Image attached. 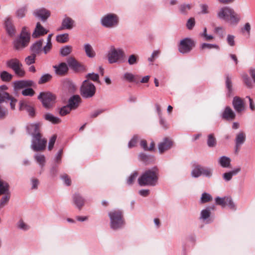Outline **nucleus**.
Wrapping results in <instances>:
<instances>
[{
  "label": "nucleus",
  "mask_w": 255,
  "mask_h": 255,
  "mask_svg": "<svg viewBox=\"0 0 255 255\" xmlns=\"http://www.w3.org/2000/svg\"><path fill=\"white\" fill-rule=\"evenodd\" d=\"M217 17L232 26L237 25L241 20L240 15L229 6H224L219 9Z\"/></svg>",
  "instance_id": "1"
},
{
  "label": "nucleus",
  "mask_w": 255,
  "mask_h": 255,
  "mask_svg": "<svg viewBox=\"0 0 255 255\" xmlns=\"http://www.w3.org/2000/svg\"><path fill=\"white\" fill-rule=\"evenodd\" d=\"M158 171L153 167L145 171L138 178L137 181L140 186H154L158 181Z\"/></svg>",
  "instance_id": "2"
},
{
  "label": "nucleus",
  "mask_w": 255,
  "mask_h": 255,
  "mask_svg": "<svg viewBox=\"0 0 255 255\" xmlns=\"http://www.w3.org/2000/svg\"><path fill=\"white\" fill-rule=\"evenodd\" d=\"M110 218L111 227L114 230H117L122 228L124 222L123 218L122 213L120 210H113L109 213Z\"/></svg>",
  "instance_id": "3"
},
{
  "label": "nucleus",
  "mask_w": 255,
  "mask_h": 255,
  "mask_svg": "<svg viewBox=\"0 0 255 255\" xmlns=\"http://www.w3.org/2000/svg\"><path fill=\"white\" fill-rule=\"evenodd\" d=\"M125 56V52L121 48L112 47L108 54V61L110 64L123 62Z\"/></svg>",
  "instance_id": "4"
},
{
  "label": "nucleus",
  "mask_w": 255,
  "mask_h": 255,
  "mask_svg": "<svg viewBox=\"0 0 255 255\" xmlns=\"http://www.w3.org/2000/svg\"><path fill=\"white\" fill-rule=\"evenodd\" d=\"M119 18L118 16L113 13H108L101 19V25L106 28H113L119 25Z\"/></svg>",
  "instance_id": "5"
},
{
  "label": "nucleus",
  "mask_w": 255,
  "mask_h": 255,
  "mask_svg": "<svg viewBox=\"0 0 255 255\" xmlns=\"http://www.w3.org/2000/svg\"><path fill=\"white\" fill-rule=\"evenodd\" d=\"M96 92L95 85L89 80H85L82 83L80 88V94L83 98H90L94 96Z\"/></svg>",
  "instance_id": "6"
},
{
  "label": "nucleus",
  "mask_w": 255,
  "mask_h": 255,
  "mask_svg": "<svg viewBox=\"0 0 255 255\" xmlns=\"http://www.w3.org/2000/svg\"><path fill=\"white\" fill-rule=\"evenodd\" d=\"M6 66L11 68L16 76L19 77H23L25 74V72L23 68L22 64L16 58H12L6 61Z\"/></svg>",
  "instance_id": "7"
},
{
  "label": "nucleus",
  "mask_w": 255,
  "mask_h": 255,
  "mask_svg": "<svg viewBox=\"0 0 255 255\" xmlns=\"http://www.w3.org/2000/svg\"><path fill=\"white\" fill-rule=\"evenodd\" d=\"M30 40V33L26 31V27L22 28L19 38L14 42V47L16 49H19L26 46Z\"/></svg>",
  "instance_id": "8"
},
{
  "label": "nucleus",
  "mask_w": 255,
  "mask_h": 255,
  "mask_svg": "<svg viewBox=\"0 0 255 255\" xmlns=\"http://www.w3.org/2000/svg\"><path fill=\"white\" fill-rule=\"evenodd\" d=\"M47 140L43 138L41 134L33 136L31 140V148L34 151L43 150L46 147Z\"/></svg>",
  "instance_id": "9"
},
{
  "label": "nucleus",
  "mask_w": 255,
  "mask_h": 255,
  "mask_svg": "<svg viewBox=\"0 0 255 255\" xmlns=\"http://www.w3.org/2000/svg\"><path fill=\"white\" fill-rule=\"evenodd\" d=\"M38 99L42 102L45 108L49 109L53 106L56 97L50 92H41L38 96Z\"/></svg>",
  "instance_id": "10"
},
{
  "label": "nucleus",
  "mask_w": 255,
  "mask_h": 255,
  "mask_svg": "<svg viewBox=\"0 0 255 255\" xmlns=\"http://www.w3.org/2000/svg\"><path fill=\"white\" fill-rule=\"evenodd\" d=\"M194 46V41L192 39L185 38L180 41L178 45V50L182 54L187 53L190 52Z\"/></svg>",
  "instance_id": "11"
},
{
  "label": "nucleus",
  "mask_w": 255,
  "mask_h": 255,
  "mask_svg": "<svg viewBox=\"0 0 255 255\" xmlns=\"http://www.w3.org/2000/svg\"><path fill=\"white\" fill-rule=\"evenodd\" d=\"M233 106L238 114H241L246 110V104L244 99L236 96L232 102Z\"/></svg>",
  "instance_id": "12"
},
{
  "label": "nucleus",
  "mask_w": 255,
  "mask_h": 255,
  "mask_svg": "<svg viewBox=\"0 0 255 255\" xmlns=\"http://www.w3.org/2000/svg\"><path fill=\"white\" fill-rule=\"evenodd\" d=\"M216 203L222 206V207H225L228 206L230 208H234L235 206L234 203L230 197H224L223 198H220L218 197L215 199Z\"/></svg>",
  "instance_id": "13"
},
{
  "label": "nucleus",
  "mask_w": 255,
  "mask_h": 255,
  "mask_svg": "<svg viewBox=\"0 0 255 255\" xmlns=\"http://www.w3.org/2000/svg\"><path fill=\"white\" fill-rule=\"evenodd\" d=\"M33 82L31 80H19L13 82V87L15 91H18L23 88L30 87L32 86Z\"/></svg>",
  "instance_id": "14"
},
{
  "label": "nucleus",
  "mask_w": 255,
  "mask_h": 255,
  "mask_svg": "<svg viewBox=\"0 0 255 255\" xmlns=\"http://www.w3.org/2000/svg\"><path fill=\"white\" fill-rule=\"evenodd\" d=\"M194 168L191 172L192 176L193 177H198L202 175H207V170L196 163L193 164Z\"/></svg>",
  "instance_id": "15"
},
{
  "label": "nucleus",
  "mask_w": 255,
  "mask_h": 255,
  "mask_svg": "<svg viewBox=\"0 0 255 255\" xmlns=\"http://www.w3.org/2000/svg\"><path fill=\"white\" fill-rule=\"evenodd\" d=\"M75 21L71 17L65 16L62 21L60 29H72L75 26Z\"/></svg>",
  "instance_id": "16"
},
{
  "label": "nucleus",
  "mask_w": 255,
  "mask_h": 255,
  "mask_svg": "<svg viewBox=\"0 0 255 255\" xmlns=\"http://www.w3.org/2000/svg\"><path fill=\"white\" fill-rule=\"evenodd\" d=\"M81 102V98L80 96L75 95L69 98L67 105L72 110H75L79 107Z\"/></svg>",
  "instance_id": "17"
},
{
  "label": "nucleus",
  "mask_w": 255,
  "mask_h": 255,
  "mask_svg": "<svg viewBox=\"0 0 255 255\" xmlns=\"http://www.w3.org/2000/svg\"><path fill=\"white\" fill-rule=\"evenodd\" d=\"M34 15L39 18L42 21H45L50 15V12L44 8H41L40 9H36L34 12Z\"/></svg>",
  "instance_id": "18"
},
{
  "label": "nucleus",
  "mask_w": 255,
  "mask_h": 255,
  "mask_svg": "<svg viewBox=\"0 0 255 255\" xmlns=\"http://www.w3.org/2000/svg\"><path fill=\"white\" fill-rule=\"evenodd\" d=\"M53 67L54 69L55 74L60 76L65 75L68 70V67L64 62L54 65Z\"/></svg>",
  "instance_id": "19"
},
{
  "label": "nucleus",
  "mask_w": 255,
  "mask_h": 255,
  "mask_svg": "<svg viewBox=\"0 0 255 255\" xmlns=\"http://www.w3.org/2000/svg\"><path fill=\"white\" fill-rule=\"evenodd\" d=\"M40 125L39 123L29 124L26 127L28 133L32 137L38 134H41L40 132Z\"/></svg>",
  "instance_id": "20"
},
{
  "label": "nucleus",
  "mask_w": 255,
  "mask_h": 255,
  "mask_svg": "<svg viewBox=\"0 0 255 255\" xmlns=\"http://www.w3.org/2000/svg\"><path fill=\"white\" fill-rule=\"evenodd\" d=\"M4 25L7 33L10 36H14L15 34V28L12 23V19L10 17H7L5 18Z\"/></svg>",
  "instance_id": "21"
},
{
  "label": "nucleus",
  "mask_w": 255,
  "mask_h": 255,
  "mask_svg": "<svg viewBox=\"0 0 255 255\" xmlns=\"http://www.w3.org/2000/svg\"><path fill=\"white\" fill-rule=\"evenodd\" d=\"M172 146V142L167 138H165L163 141L158 144V150L160 153H163L165 151L169 149Z\"/></svg>",
  "instance_id": "22"
},
{
  "label": "nucleus",
  "mask_w": 255,
  "mask_h": 255,
  "mask_svg": "<svg viewBox=\"0 0 255 255\" xmlns=\"http://www.w3.org/2000/svg\"><path fill=\"white\" fill-rule=\"evenodd\" d=\"M222 118L228 121H233L236 118V114L231 107L225 108L222 115Z\"/></svg>",
  "instance_id": "23"
},
{
  "label": "nucleus",
  "mask_w": 255,
  "mask_h": 255,
  "mask_svg": "<svg viewBox=\"0 0 255 255\" xmlns=\"http://www.w3.org/2000/svg\"><path fill=\"white\" fill-rule=\"evenodd\" d=\"M232 79V76L230 74H227L225 75V85L228 91L227 93L228 97H231L233 93Z\"/></svg>",
  "instance_id": "24"
},
{
  "label": "nucleus",
  "mask_w": 255,
  "mask_h": 255,
  "mask_svg": "<svg viewBox=\"0 0 255 255\" xmlns=\"http://www.w3.org/2000/svg\"><path fill=\"white\" fill-rule=\"evenodd\" d=\"M43 40H39L36 41L30 47L32 54L36 55L39 54L42 50Z\"/></svg>",
  "instance_id": "25"
},
{
  "label": "nucleus",
  "mask_w": 255,
  "mask_h": 255,
  "mask_svg": "<svg viewBox=\"0 0 255 255\" xmlns=\"http://www.w3.org/2000/svg\"><path fill=\"white\" fill-rule=\"evenodd\" d=\"M48 30H46L40 23L37 22L34 31L32 33V37L36 38L40 35H43L47 33Z\"/></svg>",
  "instance_id": "26"
},
{
  "label": "nucleus",
  "mask_w": 255,
  "mask_h": 255,
  "mask_svg": "<svg viewBox=\"0 0 255 255\" xmlns=\"http://www.w3.org/2000/svg\"><path fill=\"white\" fill-rule=\"evenodd\" d=\"M19 110H25L28 113L30 116L33 117L34 115V110L32 107L29 105L26 102L21 101L19 102Z\"/></svg>",
  "instance_id": "27"
},
{
  "label": "nucleus",
  "mask_w": 255,
  "mask_h": 255,
  "mask_svg": "<svg viewBox=\"0 0 255 255\" xmlns=\"http://www.w3.org/2000/svg\"><path fill=\"white\" fill-rule=\"evenodd\" d=\"M73 200L75 205L79 210L84 205L85 199L79 193H75L73 195Z\"/></svg>",
  "instance_id": "28"
},
{
  "label": "nucleus",
  "mask_w": 255,
  "mask_h": 255,
  "mask_svg": "<svg viewBox=\"0 0 255 255\" xmlns=\"http://www.w3.org/2000/svg\"><path fill=\"white\" fill-rule=\"evenodd\" d=\"M199 220L200 223L199 225L200 228H202L204 225L207 224V208L201 211Z\"/></svg>",
  "instance_id": "29"
},
{
  "label": "nucleus",
  "mask_w": 255,
  "mask_h": 255,
  "mask_svg": "<svg viewBox=\"0 0 255 255\" xmlns=\"http://www.w3.org/2000/svg\"><path fill=\"white\" fill-rule=\"evenodd\" d=\"M44 119L53 124H58L61 122V120L59 118L55 117L50 113L46 114L44 115Z\"/></svg>",
  "instance_id": "30"
},
{
  "label": "nucleus",
  "mask_w": 255,
  "mask_h": 255,
  "mask_svg": "<svg viewBox=\"0 0 255 255\" xmlns=\"http://www.w3.org/2000/svg\"><path fill=\"white\" fill-rule=\"evenodd\" d=\"M246 140V134L243 131H240L237 134L236 138V146L238 148L241 145L244 143Z\"/></svg>",
  "instance_id": "31"
},
{
  "label": "nucleus",
  "mask_w": 255,
  "mask_h": 255,
  "mask_svg": "<svg viewBox=\"0 0 255 255\" xmlns=\"http://www.w3.org/2000/svg\"><path fill=\"white\" fill-rule=\"evenodd\" d=\"M84 47L86 55L88 57L90 58H93L95 56V52L94 51L92 46L90 44H85Z\"/></svg>",
  "instance_id": "32"
},
{
  "label": "nucleus",
  "mask_w": 255,
  "mask_h": 255,
  "mask_svg": "<svg viewBox=\"0 0 255 255\" xmlns=\"http://www.w3.org/2000/svg\"><path fill=\"white\" fill-rule=\"evenodd\" d=\"M64 86L67 88L68 91L70 93L74 92L76 90V87L75 84L72 81L69 79H66L63 82Z\"/></svg>",
  "instance_id": "33"
},
{
  "label": "nucleus",
  "mask_w": 255,
  "mask_h": 255,
  "mask_svg": "<svg viewBox=\"0 0 255 255\" xmlns=\"http://www.w3.org/2000/svg\"><path fill=\"white\" fill-rule=\"evenodd\" d=\"M219 162L223 167H229L231 165V159L227 156H223L220 158Z\"/></svg>",
  "instance_id": "34"
},
{
  "label": "nucleus",
  "mask_w": 255,
  "mask_h": 255,
  "mask_svg": "<svg viewBox=\"0 0 255 255\" xmlns=\"http://www.w3.org/2000/svg\"><path fill=\"white\" fill-rule=\"evenodd\" d=\"M34 159L36 162L39 164L41 168H43L45 164V157L44 155L41 154H35Z\"/></svg>",
  "instance_id": "35"
},
{
  "label": "nucleus",
  "mask_w": 255,
  "mask_h": 255,
  "mask_svg": "<svg viewBox=\"0 0 255 255\" xmlns=\"http://www.w3.org/2000/svg\"><path fill=\"white\" fill-rule=\"evenodd\" d=\"M67 63L69 67L74 70H77L80 66V64L73 57L68 58Z\"/></svg>",
  "instance_id": "36"
},
{
  "label": "nucleus",
  "mask_w": 255,
  "mask_h": 255,
  "mask_svg": "<svg viewBox=\"0 0 255 255\" xmlns=\"http://www.w3.org/2000/svg\"><path fill=\"white\" fill-rule=\"evenodd\" d=\"M251 25L249 22H246L244 26L241 28V32L243 34L247 35L249 37L251 35Z\"/></svg>",
  "instance_id": "37"
},
{
  "label": "nucleus",
  "mask_w": 255,
  "mask_h": 255,
  "mask_svg": "<svg viewBox=\"0 0 255 255\" xmlns=\"http://www.w3.org/2000/svg\"><path fill=\"white\" fill-rule=\"evenodd\" d=\"M72 47L70 45H66L60 49V54L62 56H66L72 51Z\"/></svg>",
  "instance_id": "38"
},
{
  "label": "nucleus",
  "mask_w": 255,
  "mask_h": 255,
  "mask_svg": "<svg viewBox=\"0 0 255 255\" xmlns=\"http://www.w3.org/2000/svg\"><path fill=\"white\" fill-rule=\"evenodd\" d=\"M192 7L191 4L183 3L179 6L180 12L184 14H187L188 10H189Z\"/></svg>",
  "instance_id": "39"
},
{
  "label": "nucleus",
  "mask_w": 255,
  "mask_h": 255,
  "mask_svg": "<svg viewBox=\"0 0 255 255\" xmlns=\"http://www.w3.org/2000/svg\"><path fill=\"white\" fill-rule=\"evenodd\" d=\"M52 76L50 74H45L43 75L39 79L38 83L39 84L45 83L51 80Z\"/></svg>",
  "instance_id": "40"
},
{
  "label": "nucleus",
  "mask_w": 255,
  "mask_h": 255,
  "mask_svg": "<svg viewBox=\"0 0 255 255\" xmlns=\"http://www.w3.org/2000/svg\"><path fill=\"white\" fill-rule=\"evenodd\" d=\"M26 11V7L22 6L16 10V16L19 18H22L25 16Z\"/></svg>",
  "instance_id": "41"
},
{
  "label": "nucleus",
  "mask_w": 255,
  "mask_h": 255,
  "mask_svg": "<svg viewBox=\"0 0 255 255\" xmlns=\"http://www.w3.org/2000/svg\"><path fill=\"white\" fill-rule=\"evenodd\" d=\"M69 35L67 33L58 35L56 36V40L60 43H65L68 41Z\"/></svg>",
  "instance_id": "42"
},
{
  "label": "nucleus",
  "mask_w": 255,
  "mask_h": 255,
  "mask_svg": "<svg viewBox=\"0 0 255 255\" xmlns=\"http://www.w3.org/2000/svg\"><path fill=\"white\" fill-rule=\"evenodd\" d=\"M217 144V140L213 134L208 135V147H214Z\"/></svg>",
  "instance_id": "43"
},
{
  "label": "nucleus",
  "mask_w": 255,
  "mask_h": 255,
  "mask_svg": "<svg viewBox=\"0 0 255 255\" xmlns=\"http://www.w3.org/2000/svg\"><path fill=\"white\" fill-rule=\"evenodd\" d=\"M242 78L244 83L248 88H253V84L252 83V81L247 74H243Z\"/></svg>",
  "instance_id": "44"
},
{
  "label": "nucleus",
  "mask_w": 255,
  "mask_h": 255,
  "mask_svg": "<svg viewBox=\"0 0 255 255\" xmlns=\"http://www.w3.org/2000/svg\"><path fill=\"white\" fill-rule=\"evenodd\" d=\"M71 111L72 110L67 105L59 109V114L61 116H64L69 114Z\"/></svg>",
  "instance_id": "45"
},
{
  "label": "nucleus",
  "mask_w": 255,
  "mask_h": 255,
  "mask_svg": "<svg viewBox=\"0 0 255 255\" xmlns=\"http://www.w3.org/2000/svg\"><path fill=\"white\" fill-rule=\"evenodd\" d=\"M4 196L1 198L0 201V206H4L9 200L10 197V193L8 194H3Z\"/></svg>",
  "instance_id": "46"
},
{
  "label": "nucleus",
  "mask_w": 255,
  "mask_h": 255,
  "mask_svg": "<svg viewBox=\"0 0 255 255\" xmlns=\"http://www.w3.org/2000/svg\"><path fill=\"white\" fill-rule=\"evenodd\" d=\"M0 77L2 81H9L12 78V76L6 71H3L0 74Z\"/></svg>",
  "instance_id": "47"
},
{
  "label": "nucleus",
  "mask_w": 255,
  "mask_h": 255,
  "mask_svg": "<svg viewBox=\"0 0 255 255\" xmlns=\"http://www.w3.org/2000/svg\"><path fill=\"white\" fill-rule=\"evenodd\" d=\"M138 175V173L136 171L131 173L127 179V183L128 185H132L136 178Z\"/></svg>",
  "instance_id": "48"
},
{
  "label": "nucleus",
  "mask_w": 255,
  "mask_h": 255,
  "mask_svg": "<svg viewBox=\"0 0 255 255\" xmlns=\"http://www.w3.org/2000/svg\"><path fill=\"white\" fill-rule=\"evenodd\" d=\"M34 91L31 88H26L22 90L21 93L24 96H32L34 94Z\"/></svg>",
  "instance_id": "49"
},
{
  "label": "nucleus",
  "mask_w": 255,
  "mask_h": 255,
  "mask_svg": "<svg viewBox=\"0 0 255 255\" xmlns=\"http://www.w3.org/2000/svg\"><path fill=\"white\" fill-rule=\"evenodd\" d=\"M36 55L32 54L25 58V62L28 65H30L35 63V57Z\"/></svg>",
  "instance_id": "50"
},
{
  "label": "nucleus",
  "mask_w": 255,
  "mask_h": 255,
  "mask_svg": "<svg viewBox=\"0 0 255 255\" xmlns=\"http://www.w3.org/2000/svg\"><path fill=\"white\" fill-rule=\"evenodd\" d=\"M235 36L233 35L228 34L227 37V43L231 47L235 46L236 45Z\"/></svg>",
  "instance_id": "51"
},
{
  "label": "nucleus",
  "mask_w": 255,
  "mask_h": 255,
  "mask_svg": "<svg viewBox=\"0 0 255 255\" xmlns=\"http://www.w3.org/2000/svg\"><path fill=\"white\" fill-rule=\"evenodd\" d=\"M138 62V56L135 54L130 55L128 59V63L129 65L136 64Z\"/></svg>",
  "instance_id": "52"
},
{
  "label": "nucleus",
  "mask_w": 255,
  "mask_h": 255,
  "mask_svg": "<svg viewBox=\"0 0 255 255\" xmlns=\"http://www.w3.org/2000/svg\"><path fill=\"white\" fill-rule=\"evenodd\" d=\"M138 139V136L137 135H134L128 142V147L131 148L135 146L137 142Z\"/></svg>",
  "instance_id": "53"
},
{
  "label": "nucleus",
  "mask_w": 255,
  "mask_h": 255,
  "mask_svg": "<svg viewBox=\"0 0 255 255\" xmlns=\"http://www.w3.org/2000/svg\"><path fill=\"white\" fill-rule=\"evenodd\" d=\"M134 78V75L131 73L126 72L124 75V78L129 82L135 81Z\"/></svg>",
  "instance_id": "54"
},
{
  "label": "nucleus",
  "mask_w": 255,
  "mask_h": 255,
  "mask_svg": "<svg viewBox=\"0 0 255 255\" xmlns=\"http://www.w3.org/2000/svg\"><path fill=\"white\" fill-rule=\"evenodd\" d=\"M215 32L222 38H223L226 34L225 29L223 27H216L215 29Z\"/></svg>",
  "instance_id": "55"
},
{
  "label": "nucleus",
  "mask_w": 255,
  "mask_h": 255,
  "mask_svg": "<svg viewBox=\"0 0 255 255\" xmlns=\"http://www.w3.org/2000/svg\"><path fill=\"white\" fill-rule=\"evenodd\" d=\"M195 24V19L193 17H190L187 20L186 23V27L188 29L191 30L193 29Z\"/></svg>",
  "instance_id": "56"
},
{
  "label": "nucleus",
  "mask_w": 255,
  "mask_h": 255,
  "mask_svg": "<svg viewBox=\"0 0 255 255\" xmlns=\"http://www.w3.org/2000/svg\"><path fill=\"white\" fill-rule=\"evenodd\" d=\"M10 98V95L8 93L4 91H0V103L3 102L5 100Z\"/></svg>",
  "instance_id": "57"
},
{
  "label": "nucleus",
  "mask_w": 255,
  "mask_h": 255,
  "mask_svg": "<svg viewBox=\"0 0 255 255\" xmlns=\"http://www.w3.org/2000/svg\"><path fill=\"white\" fill-rule=\"evenodd\" d=\"M86 77L88 79L87 80L89 79L93 81H98L99 78V75L94 73H88Z\"/></svg>",
  "instance_id": "58"
},
{
  "label": "nucleus",
  "mask_w": 255,
  "mask_h": 255,
  "mask_svg": "<svg viewBox=\"0 0 255 255\" xmlns=\"http://www.w3.org/2000/svg\"><path fill=\"white\" fill-rule=\"evenodd\" d=\"M17 227L19 229L23 231H26L29 228V226L22 220L18 222L17 223Z\"/></svg>",
  "instance_id": "59"
},
{
  "label": "nucleus",
  "mask_w": 255,
  "mask_h": 255,
  "mask_svg": "<svg viewBox=\"0 0 255 255\" xmlns=\"http://www.w3.org/2000/svg\"><path fill=\"white\" fill-rule=\"evenodd\" d=\"M57 136L56 135H53L50 139L48 144V149L51 150L54 145Z\"/></svg>",
  "instance_id": "60"
},
{
  "label": "nucleus",
  "mask_w": 255,
  "mask_h": 255,
  "mask_svg": "<svg viewBox=\"0 0 255 255\" xmlns=\"http://www.w3.org/2000/svg\"><path fill=\"white\" fill-rule=\"evenodd\" d=\"M160 52L159 50L154 51L151 56L148 58V60L150 62H152L154 61V59L159 56Z\"/></svg>",
  "instance_id": "61"
},
{
  "label": "nucleus",
  "mask_w": 255,
  "mask_h": 255,
  "mask_svg": "<svg viewBox=\"0 0 255 255\" xmlns=\"http://www.w3.org/2000/svg\"><path fill=\"white\" fill-rule=\"evenodd\" d=\"M63 150L62 149H60L55 155L54 161L57 163H60L61 161L62 154Z\"/></svg>",
  "instance_id": "62"
},
{
  "label": "nucleus",
  "mask_w": 255,
  "mask_h": 255,
  "mask_svg": "<svg viewBox=\"0 0 255 255\" xmlns=\"http://www.w3.org/2000/svg\"><path fill=\"white\" fill-rule=\"evenodd\" d=\"M104 111H105V109L97 110L91 114L90 117L92 118H96Z\"/></svg>",
  "instance_id": "63"
},
{
  "label": "nucleus",
  "mask_w": 255,
  "mask_h": 255,
  "mask_svg": "<svg viewBox=\"0 0 255 255\" xmlns=\"http://www.w3.org/2000/svg\"><path fill=\"white\" fill-rule=\"evenodd\" d=\"M61 177L67 186L71 185V180L67 174L63 175Z\"/></svg>",
  "instance_id": "64"
}]
</instances>
